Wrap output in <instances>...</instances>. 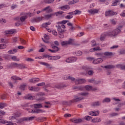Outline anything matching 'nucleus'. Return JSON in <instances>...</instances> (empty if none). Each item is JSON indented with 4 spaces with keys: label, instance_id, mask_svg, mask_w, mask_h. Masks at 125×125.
<instances>
[{
    "label": "nucleus",
    "instance_id": "obj_7",
    "mask_svg": "<svg viewBox=\"0 0 125 125\" xmlns=\"http://www.w3.org/2000/svg\"><path fill=\"white\" fill-rule=\"evenodd\" d=\"M50 86L51 87L60 89V88H63V87H66V85H64L63 83H60V84L55 85L54 86H51L50 84H48L46 85V87H50Z\"/></svg>",
    "mask_w": 125,
    "mask_h": 125
},
{
    "label": "nucleus",
    "instance_id": "obj_34",
    "mask_svg": "<svg viewBox=\"0 0 125 125\" xmlns=\"http://www.w3.org/2000/svg\"><path fill=\"white\" fill-rule=\"evenodd\" d=\"M106 36H108V35H107V33L102 34L101 36V38H100L101 41H104V40H105V38Z\"/></svg>",
    "mask_w": 125,
    "mask_h": 125
},
{
    "label": "nucleus",
    "instance_id": "obj_51",
    "mask_svg": "<svg viewBox=\"0 0 125 125\" xmlns=\"http://www.w3.org/2000/svg\"><path fill=\"white\" fill-rule=\"evenodd\" d=\"M110 101H111V100L109 98H106L103 101V102L105 103V102H110Z\"/></svg>",
    "mask_w": 125,
    "mask_h": 125
},
{
    "label": "nucleus",
    "instance_id": "obj_58",
    "mask_svg": "<svg viewBox=\"0 0 125 125\" xmlns=\"http://www.w3.org/2000/svg\"><path fill=\"white\" fill-rule=\"evenodd\" d=\"M21 43L22 44H26V41L24 40V39H21L20 40Z\"/></svg>",
    "mask_w": 125,
    "mask_h": 125
},
{
    "label": "nucleus",
    "instance_id": "obj_39",
    "mask_svg": "<svg viewBox=\"0 0 125 125\" xmlns=\"http://www.w3.org/2000/svg\"><path fill=\"white\" fill-rule=\"evenodd\" d=\"M12 67H16L17 68H19V64H18L16 62H13L11 64Z\"/></svg>",
    "mask_w": 125,
    "mask_h": 125
},
{
    "label": "nucleus",
    "instance_id": "obj_10",
    "mask_svg": "<svg viewBox=\"0 0 125 125\" xmlns=\"http://www.w3.org/2000/svg\"><path fill=\"white\" fill-rule=\"evenodd\" d=\"M118 13L117 12L113 11V10H108V11H106L105 12V16L106 17L108 16H113L114 15H117Z\"/></svg>",
    "mask_w": 125,
    "mask_h": 125
},
{
    "label": "nucleus",
    "instance_id": "obj_26",
    "mask_svg": "<svg viewBox=\"0 0 125 125\" xmlns=\"http://www.w3.org/2000/svg\"><path fill=\"white\" fill-rule=\"evenodd\" d=\"M11 80L13 81H22V79L20 78V77H18L16 76H14L11 77Z\"/></svg>",
    "mask_w": 125,
    "mask_h": 125
},
{
    "label": "nucleus",
    "instance_id": "obj_5",
    "mask_svg": "<svg viewBox=\"0 0 125 125\" xmlns=\"http://www.w3.org/2000/svg\"><path fill=\"white\" fill-rule=\"evenodd\" d=\"M120 33H121V30L117 28L112 31L107 32V36L112 37L113 36H117V35H118V34H120Z\"/></svg>",
    "mask_w": 125,
    "mask_h": 125
},
{
    "label": "nucleus",
    "instance_id": "obj_61",
    "mask_svg": "<svg viewBox=\"0 0 125 125\" xmlns=\"http://www.w3.org/2000/svg\"><path fill=\"white\" fill-rule=\"evenodd\" d=\"M72 17L73 16L72 15H67L65 16V18H66V19H71Z\"/></svg>",
    "mask_w": 125,
    "mask_h": 125
},
{
    "label": "nucleus",
    "instance_id": "obj_49",
    "mask_svg": "<svg viewBox=\"0 0 125 125\" xmlns=\"http://www.w3.org/2000/svg\"><path fill=\"white\" fill-rule=\"evenodd\" d=\"M37 96H43L45 94L43 92H39L36 94Z\"/></svg>",
    "mask_w": 125,
    "mask_h": 125
},
{
    "label": "nucleus",
    "instance_id": "obj_3",
    "mask_svg": "<svg viewBox=\"0 0 125 125\" xmlns=\"http://www.w3.org/2000/svg\"><path fill=\"white\" fill-rule=\"evenodd\" d=\"M27 15H28V14L25 13L23 14V16H22L20 18V21L15 23L16 26H20L22 23V22H24L28 17H27Z\"/></svg>",
    "mask_w": 125,
    "mask_h": 125
},
{
    "label": "nucleus",
    "instance_id": "obj_64",
    "mask_svg": "<svg viewBox=\"0 0 125 125\" xmlns=\"http://www.w3.org/2000/svg\"><path fill=\"white\" fill-rule=\"evenodd\" d=\"M5 104H0V109H3L4 108Z\"/></svg>",
    "mask_w": 125,
    "mask_h": 125
},
{
    "label": "nucleus",
    "instance_id": "obj_37",
    "mask_svg": "<svg viewBox=\"0 0 125 125\" xmlns=\"http://www.w3.org/2000/svg\"><path fill=\"white\" fill-rule=\"evenodd\" d=\"M11 59H12L13 61H18V62L20 61V59L17 58V57L15 56L12 57Z\"/></svg>",
    "mask_w": 125,
    "mask_h": 125
},
{
    "label": "nucleus",
    "instance_id": "obj_45",
    "mask_svg": "<svg viewBox=\"0 0 125 125\" xmlns=\"http://www.w3.org/2000/svg\"><path fill=\"white\" fill-rule=\"evenodd\" d=\"M74 15H77V14H81L82 13V12L79 10H76L74 11Z\"/></svg>",
    "mask_w": 125,
    "mask_h": 125
},
{
    "label": "nucleus",
    "instance_id": "obj_40",
    "mask_svg": "<svg viewBox=\"0 0 125 125\" xmlns=\"http://www.w3.org/2000/svg\"><path fill=\"white\" fill-rule=\"evenodd\" d=\"M101 104V103L100 102H95L92 104L93 106H100V105Z\"/></svg>",
    "mask_w": 125,
    "mask_h": 125
},
{
    "label": "nucleus",
    "instance_id": "obj_1",
    "mask_svg": "<svg viewBox=\"0 0 125 125\" xmlns=\"http://www.w3.org/2000/svg\"><path fill=\"white\" fill-rule=\"evenodd\" d=\"M88 92H81L78 93L77 96H75L73 99L69 101V103H76V102H80V101L83 99V96H87Z\"/></svg>",
    "mask_w": 125,
    "mask_h": 125
},
{
    "label": "nucleus",
    "instance_id": "obj_8",
    "mask_svg": "<svg viewBox=\"0 0 125 125\" xmlns=\"http://www.w3.org/2000/svg\"><path fill=\"white\" fill-rule=\"evenodd\" d=\"M74 43V40L70 39L68 41H63L61 42V44L62 46H66L70 44H73Z\"/></svg>",
    "mask_w": 125,
    "mask_h": 125
},
{
    "label": "nucleus",
    "instance_id": "obj_15",
    "mask_svg": "<svg viewBox=\"0 0 125 125\" xmlns=\"http://www.w3.org/2000/svg\"><path fill=\"white\" fill-rule=\"evenodd\" d=\"M103 60L101 58H98L96 60H94L93 61V64H99V63H102Z\"/></svg>",
    "mask_w": 125,
    "mask_h": 125
},
{
    "label": "nucleus",
    "instance_id": "obj_29",
    "mask_svg": "<svg viewBox=\"0 0 125 125\" xmlns=\"http://www.w3.org/2000/svg\"><path fill=\"white\" fill-rule=\"evenodd\" d=\"M104 54L105 56H113V55H114V53H113V52H105L104 53Z\"/></svg>",
    "mask_w": 125,
    "mask_h": 125
},
{
    "label": "nucleus",
    "instance_id": "obj_44",
    "mask_svg": "<svg viewBox=\"0 0 125 125\" xmlns=\"http://www.w3.org/2000/svg\"><path fill=\"white\" fill-rule=\"evenodd\" d=\"M0 117H1V116L0 115ZM7 123V121L1 119V117H0V124H6Z\"/></svg>",
    "mask_w": 125,
    "mask_h": 125
},
{
    "label": "nucleus",
    "instance_id": "obj_36",
    "mask_svg": "<svg viewBox=\"0 0 125 125\" xmlns=\"http://www.w3.org/2000/svg\"><path fill=\"white\" fill-rule=\"evenodd\" d=\"M77 2H79V0H73L68 2V4H74V3H77Z\"/></svg>",
    "mask_w": 125,
    "mask_h": 125
},
{
    "label": "nucleus",
    "instance_id": "obj_60",
    "mask_svg": "<svg viewBox=\"0 0 125 125\" xmlns=\"http://www.w3.org/2000/svg\"><path fill=\"white\" fill-rule=\"evenodd\" d=\"M120 16L125 17V10L123 11V12L120 14Z\"/></svg>",
    "mask_w": 125,
    "mask_h": 125
},
{
    "label": "nucleus",
    "instance_id": "obj_38",
    "mask_svg": "<svg viewBox=\"0 0 125 125\" xmlns=\"http://www.w3.org/2000/svg\"><path fill=\"white\" fill-rule=\"evenodd\" d=\"M51 24V22L50 21H48L47 22L44 23L42 24V26L44 27V28H45V27H47V25H50Z\"/></svg>",
    "mask_w": 125,
    "mask_h": 125
},
{
    "label": "nucleus",
    "instance_id": "obj_52",
    "mask_svg": "<svg viewBox=\"0 0 125 125\" xmlns=\"http://www.w3.org/2000/svg\"><path fill=\"white\" fill-rule=\"evenodd\" d=\"M118 2H119V0H116L115 2L112 3V4L111 5L112 6H116L118 4Z\"/></svg>",
    "mask_w": 125,
    "mask_h": 125
},
{
    "label": "nucleus",
    "instance_id": "obj_19",
    "mask_svg": "<svg viewBox=\"0 0 125 125\" xmlns=\"http://www.w3.org/2000/svg\"><path fill=\"white\" fill-rule=\"evenodd\" d=\"M38 82H40V78H32L29 80V83H38Z\"/></svg>",
    "mask_w": 125,
    "mask_h": 125
},
{
    "label": "nucleus",
    "instance_id": "obj_35",
    "mask_svg": "<svg viewBox=\"0 0 125 125\" xmlns=\"http://www.w3.org/2000/svg\"><path fill=\"white\" fill-rule=\"evenodd\" d=\"M117 66V68H120L122 70H125V65L118 64Z\"/></svg>",
    "mask_w": 125,
    "mask_h": 125
},
{
    "label": "nucleus",
    "instance_id": "obj_21",
    "mask_svg": "<svg viewBox=\"0 0 125 125\" xmlns=\"http://www.w3.org/2000/svg\"><path fill=\"white\" fill-rule=\"evenodd\" d=\"M99 12V10L97 9H90L88 11V12L90 14H95Z\"/></svg>",
    "mask_w": 125,
    "mask_h": 125
},
{
    "label": "nucleus",
    "instance_id": "obj_47",
    "mask_svg": "<svg viewBox=\"0 0 125 125\" xmlns=\"http://www.w3.org/2000/svg\"><path fill=\"white\" fill-rule=\"evenodd\" d=\"M43 85H45V83L44 82H42L37 84V86H43Z\"/></svg>",
    "mask_w": 125,
    "mask_h": 125
},
{
    "label": "nucleus",
    "instance_id": "obj_9",
    "mask_svg": "<svg viewBox=\"0 0 125 125\" xmlns=\"http://www.w3.org/2000/svg\"><path fill=\"white\" fill-rule=\"evenodd\" d=\"M58 28V31L59 33V37L60 38V39H63L64 38V35L63 33H64V30H62V28H61V26L58 25L57 26Z\"/></svg>",
    "mask_w": 125,
    "mask_h": 125
},
{
    "label": "nucleus",
    "instance_id": "obj_12",
    "mask_svg": "<svg viewBox=\"0 0 125 125\" xmlns=\"http://www.w3.org/2000/svg\"><path fill=\"white\" fill-rule=\"evenodd\" d=\"M15 33H16V30L15 29H10L4 31L5 35H13V34H15Z\"/></svg>",
    "mask_w": 125,
    "mask_h": 125
},
{
    "label": "nucleus",
    "instance_id": "obj_57",
    "mask_svg": "<svg viewBox=\"0 0 125 125\" xmlns=\"http://www.w3.org/2000/svg\"><path fill=\"white\" fill-rule=\"evenodd\" d=\"M64 13L63 12H62V11H59V12H57L55 13L56 16H58V15L60 14H63Z\"/></svg>",
    "mask_w": 125,
    "mask_h": 125
},
{
    "label": "nucleus",
    "instance_id": "obj_56",
    "mask_svg": "<svg viewBox=\"0 0 125 125\" xmlns=\"http://www.w3.org/2000/svg\"><path fill=\"white\" fill-rule=\"evenodd\" d=\"M48 60H55V57L54 56H49L48 57Z\"/></svg>",
    "mask_w": 125,
    "mask_h": 125
},
{
    "label": "nucleus",
    "instance_id": "obj_6",
    "mask_svg": "<svg viewBox=\"0 0 125 125\" xmlns=\"http://www.w3.org/2000/svg\"><path fill=\"white\" fill-rule=\"evenodd\" d=\"M26 109L28 111L29 113H33V114H41L42 113H44V111L41 109L36 108L34 110L27 108Z\"/></svg>",
    "mask_w": 125,
    "mask_h": 125
},
{
    "label": "nucleus",
    "instance_id": "obj_22",
    "mask_svg": "<svg viewBox=\"0 0 125 125\" xmlns=\"http://www.w3.org/2000/svg\"><path fill=\"white\" fill-rule=\"evenodd\" d=\"M92 123H100L101 119L98 117L94 118L91 121Z\"/></svg>",
    "mask_w": 125,
    "mask_h": 125
},
{
    "label": "nucleus",
    "instance_id": "obj_30",
    "mask_svg": "<svg viewBox=\"0 0 125 125\" xmlns=\"http://www.w3.org/2000/svg\"><path fill=\"white\" fill-rule=\"evenodd\" d=\"M54 0H44V2L49 4L50 3H53V2H54Z\"/></svg>",
    "mask_w": 125,
    "mask_h": 125
},
{
    "label": "nucleus",
    "instance_id": "obj_17",
    "mask_svg": "<svg viewBox=\"0 0 125 125\" xmlns=\"http://www.w3.org/2000/svg\"><path fill=\"white\" fill-rule=\"evenodd\" d=\"M42 11H47L48 13H49L50 12H52L53 10H52V9H51V8H50V6H48L43 9L42 10Z\"/></svg>",
    "mask_w": 125,
    "mask_h": 125
},
{
    "label": "nucleus",
    "instance_id": "obj_33",
    "mask_svg": "<svg viewBox=\"0 0 125 125\" xmlns=\"http://www.w3.org/2000/svg\"><path fill=\"white\" fill-rule=\"evenodd\" d=\"M19 69H27L28 67H27V66H26L25 64H19Z\"/></svg>",
    "mask_w": 125,
    "mask_h": 125
},
{
    "label": "nucleus",
    "instance_id": "obj_28",
    "mask_svg": "<svg viewBox=\"0 0 125 125\" xmlns=\"http://www.w3.org/2000/svg\"><path fill=\"white\" fill-rule=\"evenodd\" d=\"M16 52H17V49H16L10 50L8 51L9 54H14L15 53H16Z\"/></svg>",
    "mask_w": 125,
    "mask_h": 125
},
{
    "label": "nucleus",
    "instance_id": "obj_50",
    "mask_svg": "<svg viewBox=\"0 0 125 125\" xmlns=\"http://www.w3.org/2000/svg\"><path fill=\"white\" fill-rule=\"evenodd\" d=\"M67 22H69V21L63 20L62 21L58 22L57 23L58 24H66V23H67Z\"/></svg>",
    "mask_w": 125,
    "mask_h": 125
},
{
    "label": "nucleus",
    "instance_id": "obj_16",
    "mask_svg": "<svg viewBox=\"0 0 125 125\" xmlns=\"http://www.w3.org/2000/svg\"><path fill=\"white\" fill-rule=\"evenodd\" d=\"M43 19V17H39L36 19L32 20L31 21V22H32V23H34V22H36V23H38V22H40V21H42V20Z\"/></svg>",
    "mask_w": 125,
    "mask_h": 125
},
{
    "label": "nucleus",
    "instance_id": "obj_18",
    "mask_svg": "<svg viewBox=\"0 0 125 125\" xmlns=\"http://www.w3.org/2000/svg\"><path fill=\"white\" fill-rule=\"evenodd\" d=\"M39 63L41 65H43V66H45L46 67H47V68H48L49 69H51L52 68V67H51V66H50V64H49V63L44 62H39Z\"/></svg>",
    "mask_w": 125,
    "mask_h": 125
},
{
    "label": "nucleus",
    "instance_id": "obj_27",
    "mask_svg": "<svg viewBox=\"0 0 125 125\" xmlns=\"http://www.w3.org/2000/svg\"><path fill=\"white\" fill-rule=\"evenodd\" d=\"M84 88L86 90H93V88L92 87V86L88 85H85L84 86Z\"/></svg>",
    "mask_w": 125,
    "mask_h": 125
},
{
    "label": "nucleus",
    "instance_id": "obj_24",
    "mask_svg": "<svg viewBox=\"0 0 125 125\" xmlns=\"http://www.w3.org/2000/svg\"><path fill=\"white\" fill-rule=\"evenodd\" d=\"M52 16H54V14H50L48 15H45L44 16L45 19H47V20H48V19H50Z\"/></svg>",
    "mask_w": 125,
    "mask_h": 125
},
{
    "label": "nucleus",
    "instance_id": "obj_23",
    "mask_svg": "<svg viewBox=\"0 0 125 125\" xmlns=\"http://www.w3.org/2000/svg\"><path fill=\"white\" fill-rule=\"evenodd\" d=\"M89 69H90V67L85 65L82 67L81 70L82 71H85V72H87V71H88Z\"/></svg>",
    "mask_w": 125,
    "mask_h": 125
},
{
    "label": "nucleus",
    "instance_id": "obj_32",
    "mask_svg": "<svg viewBox=\"0 0 125 125\" xmlns=\"http://www.w3.org/2000/svg\"><path fill=\"white\" fill-rule=\"evenodd\" d=\"M100 47H97L96 48H93L92 49H90V52H93V51H97V50H101Z\"/></svg>",
    "mask_w": 125,
    "mask_h": 125
},
{
    "label": "nucleus",
    "instance_id": "obj_43",
    "mask_svg": "<svg viewBox=\"0 0 125 125\" xmlns=\"http://www.w3.org/2000/svg\"><path fill=\"white\" fill-rule=\"evenodd\" d=\"M75 54L76 55H77L78 56H81V55H82L83 54V52H82V51H77L76 52H75Z\"/></svg>",
    "mask_w": 125,
    "mask_h": 125
},
{
    "label": "nucleus",
    "instance_id": "obj_46",
    "mask_svg": "<svg viewBox=\"0 0 125 125\" xmlns=\"http://www.w3.org/2000/svg\"><path fill=\"white\" fill-rule=\"evenodd\" d=\"M91 119H92V117L89 116H86L85 117V120H86V121H88V122H89Z\"/></svg>",
    "mask_w": 125,
    "mask_h": 125
},
{
    "label": "nucleus",
    "instance_id": "obj_13",
    "mask_svg": "<svg viewBox=\"0 0 125 125\" xmlns=\"http://www.w3.org/2000/svg\"><path fill=\"white\" fill-rule=\"evenodd\" d=\"M24 99L28 100H33V99H36L35 96H32L30 94L26 95L24 97Z\"/></svg>",
    "mask_w": 125,
    "mask_h": 125
},
{
    "label": "nucleus",
    "instance_id": "obj_55",
    "mask_svg": "<svg viewBox=\"0 0 125 125\" xmlns=\"http://www.w3.org/2000/svg\"><path fill=\"white\" fill-rule=\"evenodd\" d=\"M94 72L92 70H89L88 71V75H89V76H92L93 75V73Z\"/></svg>",
    "mask_w": 125,
    "mask_h": 125
},
{
    "label": "nucleus",
    "instance_id": "obj_41",
    "mask_svg": "<svg viewBox=\"0 0 125 125\" xmlns=\"http://www.w3.org/2000/svg\"><path fill=\"white\" fill-rule=\"evenodd\" d=\"M4 48H6V44H0V49H4Z\"/></svg>",
    "mask_w": 125,
    "mask_h": 125
},
{
    "label": "nucleus",
    "instance_id": "obj_14",
    "mask_svg": "<svg viewBox=\"0 0 125 125\" xmlns=\"http://www.w3.org/2000/svg\"><path fill=\"white\" fill-rule=\"evenodd\" d=\"M29 107H30V108L34 107L35 109H38V108H42V104H36L33 105H30Z\"/></svg>",
    "mask_w": 125,
    "mask_h": 125
},
{
    "label": "nucleus",
    "instance_id": "obj_54",
    "mask_svg": "<svg viewBox=\"0 0 125 125\" xmlns=\"http://www.w3.org/2000/svg\"><path fill=\"white\" fill-rule=\"evenodd\" d=\"M25 87H26V85L23 84L21 85L20 88L21 89V90H24L25 89Z\"/></svg>",
    "mask_w": 125,
    "mask_h": 125
},
{
    "label": "nucleus",
    "instance_id": "obj_48",
    "mask_svg": "<svg viewBox=\"0 0 125 125\" xmlns=\"http://www.w3.org/2000/svg\"><path fill=\"white\" fill-rule=\"evenodd\" d=\"M110 23L113 25H116V24H117V21H116L115 19L110 20Z\"/></svg>",
    "mask_w": 125,
    "mask_h": 125
},
{
    "label": "nucleus",
    "instance_id": "obj_59",
    "mask_svg": "<svg viewBox=\"0 0 125 125\" xmlns=\"http://www.w3.org/2000/svg\"><path fill=\"white\" fill-rule=\"evenodd\" d=\"M100 111L99 110L96 111H94V116H99Z\"/></svg>",
    "mask_w": 125,
    "mask_h": 125
},
{
    "label": "nucleus",
    "instance_id": "obj_11",
    "mask_svg": "<svg viewBox=\"0 0 125 125\" xmlns=\"http://www.w3.org/2000/svg\"><path fill=\"white\" fill-rule=\"evenodd\" d=\"M77 59H78L76 57H71L68 58V59H66L65 62L67 63H72L73 62H76Z\"/></svg>",
    "mask_w": 125,
    "mask_h": 125
},
{
    "label": "nucleus",
    "instance_id": "obj_53",
    "mask_svg": "<svg viewBox=\"0 0 125 125\" xmlns=\"http://www.w3.org/2000/svg\"><path fill=\"white\" fill-rule=\"evenodd\" d=\"M25 61H27L28 62H33L34 61V59L30 58H28L27 59H26Z\"/></svg>",
    "mask_w": 125,
    "mask_h": 125
},
{
    "label": "nucleus",
    "instance_id": "obj_4",
    "mask_svg": "<svg viewBox=\"0 0 125 125\" xmlns=\"http://www.w3.org/2000/svg\"><path fill=\"white\" fill-rule=\"evenodd\" d=\"M36 117L35 116H32L30 117H23L21 118V120H18V121L17 123L19 125H21V124H23V122L25 121H33L34 119Z\"/></svg>",
    "mask_w": 125,
    "mask_h": 125
},
{
    "label": "nucleus",
    "instance_id": "obj_20",
    "mask_svg": "<svg viewBox=\"0 0 125 125\" xmlns=\"http://www.w3.org/2000/svg\"><path fill=\"white\" fill-rule=\"evenodd\" d=\"M70 122L74 123V124H78L79 123H81L82 122V120L81 119L73 118L70 119Z\"/></svg>",
    "mask_w": 125,
    "mask_h": 125
},
{
    "label": "nucleus",
    "instance_id": "obj_2",
    "mask_svg": "<svg viewBox=\"0 0 125 125\" xmlns=\"http://www.w3.org/2000/svg\"><path fill=\"white\" fill-rule=\"evenodd\" d=\"M68 79L69 80H71V81H74L76 84H82V83H86V80H85L84 79H75V78L70 76H68Z\"/></svg>",
    "mask_w": 125,
    "mask_h": 125
},
{
    "label": "nucleus",
    "instance_id": "obj_62",
    "mask_svg": "<svg viewBox=\"0 0 125 125\" xmlns=\"http://www.w3.org/2000/svg\"><path fill=\"white\" fill-rule=\"evenodd\" d=\"M40 90L41 89L40 88V87H34V89L33 91H40Z\"/></svg>",
    "mask_w": 125,
    "mask_h": 125
},
{
    "label": "nucleus",
    "instance_id": "obj_25",
    "mask_svg": "<svg viewBox=\"0 0 125 125\" xmlns=\"http://www.w3.org/2000/svg\"><path fill=\"white\" fill-rule=\"evenodd\" d=\"M60 8H61L62 10H67V9H70V6L68 5H66L61 7Z\"/></svg>",
    "mask_w": 125,
    "mask_h": 125
},
{
    "label": "nucleus",
    "instance_id": "obj_31",
    "mask_svg": "<svg viewBox=\"0 0 125 125\" xmlns=\"http://www.w3.org/2000/svg\"><path fill=\"white\" fill-rule=\"evenodd\" d=\"M105 69H114L115 68V66L113 65H108L104 66Z\"/></svg>",
    "mask_w": 125,
    "mask_h": 125
},
{
    "label": "nucleus",
    "instance_id": "obj_63",
    "mask_svg": "<svg viewBox=\"0 0 125 125\" xmlns=\"http://www.w3.org/2000/svg\"><path fill=\"white\" fill-rule=\"evenodd\" d=\"M88 83H94V82H95V80H94V79H88Z\"/></svg>",
    "mask_w": 125,
    "mask_h": 125
},
{
    "label": "nucleus",
    "instance_id": "obj_42",
    "mask_svg": "<svg viewBox=\"0 0 125 125\" xmlns=\"http://www.w3.org/2000/svg\"><path fill=\"white\" fill-rule=\"evenodd\" d=\"M83 87L82 86H74L73 87V89H78V90H83Z\"/></svg>",
    "mask_w": 125,
    "mask_h": 125
}]
</instances>
